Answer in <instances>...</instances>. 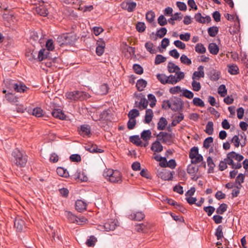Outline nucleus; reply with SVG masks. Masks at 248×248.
<instances>
[{
  "label": "nucleus",
  "instance_id": "1",
  "mask_svg": "<svg viewBox=\"0 0 248 248\" xmlns=\"http://www.w3.org/2000/svg\"><path fill=\"white\" fill-rule=\"evenodd\" d=\"M185 77L183 72H176L174 75H170L168 76L164 74H158L156 75L157 79L162 84H169L174 85L181 81Z\"/></svg>",
  "mask_w": 248,
  "mask_h": 248
},
{
  "label": "nucleus",
  "instance_id": "2",
  "mask_svg": "<svg viewBox=\"0 0 248 248\" xmlns=\"http://www.w3.org/2000/svg\"><path fill=\"white\" fill-rule=\"evenodd\" d=\"M12 161L17 167H24L28 161V156L18 149H15L12 154Z\"/></svg>",
  "mask_w": 248,
  "mask_h": 248
},
{
  "label": "nucleus",
  "instance_id": "3",
  "mask_svg": "<svg viewBox=\"0 0 248 248\" xmlns=\"http://www.w3.org/2000/svg\"><path fill=\"white\" fill-rule=\"evenodd\" d=\"M67 98L74 101H81L90 97V94L81 91H74L67 92L65 94Z\"/></svg>",
  "mask_w": 248,
  "mask_h": 248
},
{
  "label": "nucleus",
  "instance_id": "4",
  "mask_svg": "<svg viewBox=\"0 0 248 248\" xmlns=\"http://www.w3.org/2000/svg\"><path fill=\"white\" fill-rule=\"evenodd\" d=\"M103 175L112 183H121L122 182L121 173L117 170H108L104 172Z\"/></svg>",
  "mask_w": 248,
  "mask_h": 248
},
{
  "label": "nucleus",
  "instance_id": "5",
  "mask_svg": "<svg viewBox=\"0 0 248 248\" xmlns=\"http://www.w3.org/2000/svg\"><path fill=\"white\" fill-rule=\"evenodd\" d=\"M75 40V36L69 33L63 34L59 36L57 38V42L60 46L73 45Z\"/></svg>",
  "mask_w": 248,
  "mask_h": 248
},
{
  "label": "nucleus",
  "instance_id": "6",
  "mask_svg": "<svg viewBox=\"0 0 248 248\" xmlns=\"http://www.w3.org/2000/svg\"><path fill=\"white\" fill-rule=\"evenodd\" d=\"M184 103L180 98H174L171 100L170 109L174 111H178L183 107Z\"/></svg>",
  "mask_w": 248,
  "mask_h": 248
},
{
  "label": "nucleus",
  "instance_id": "7",
  "mask_svg": "<svg viewBox=\"0 0 248 248\" xmlns=\"http://www.w3.org/2000/svg\"><path fill=\"white\" fill-rule=\"evenodd\" d=\"M96 45V54L98 56H101L104 52L106 43L103 39L100 38L97 41Z\"/></svg>",
  "mask_w": 248,
  "mask_h": 248
},
{
  "label": "nucleus",
  "instance_id": "8",
  "mask_svg": "<svg viewBox=\"0 0 248 248\" xmlns=\"http://www.w3.org/2000/svg\"><path fill=\"white\" fill-rule=\"evenodd\" d=\"M158 140L164 143H168L170 142L172 138L171 135L165 132H160L157 135Z\"/></svg>",
  "mask_w": 248,
  "mask_h": 248
},
{
  "label": "nucleus",
  "instance_id": "9",
  "mask_svg": "<svg viewBox=\"0 0 248 248\" xmlns=\"http://www.w3.org/2000/svg\"><path fill=\"white\" fill-rule=\"evenodd\" d=\"M118 221L113 219H109L104 223V228L106 231H113L117 226Z\"/></svg>",
  "mask_w": 248,
  "mask_h": 248
},
{
  "label": "nucleus",
  "instance_id": "10",
  "mask_svg": "<svg viewBox=\"0 0 248 248\" xmlns=\"http://www.w3.org/2000/svg\"><path fill=\"white\" fill-rule=\"evenodd\" d=\"M35 12L41 16H46L48 14L47 5L42 3V4L36 7Z\"/></svg>",
  "mask_w": 248,
  "mask_h": 248
},
{
  "label": "nucleus",
  "instance_id": "11",
  "mask_svg": "<svg viewBox=\"0 0 248 248\" xmlns=\"http://www.w3.org/2000/svg\"><path fill=\"white\" fill-rule=\"evenodd\" d=\"M194 19L197 22L202 24H204L205 23H208L211 20V17L209 16H203L200 13H198L195 15Z\"/></svg>",
  "mask_w": 248,
  "mask_h": 248
},
{
  "label": "nucleus",
  "instance_id": "12",
  "mask_svg": "<svg viewBox=\"0 0 248 248\" xmlns=\"http://www.w3.org/2000/svg\"><path fill=\"white\" fill-rule=\"evenodd\" d=\"M112 114L111 111L109 109L104 110L100 114L99 120L105 122L111 121Z\"/></svg>",
  "mask_w": 248,
  "mask_h": 248
},
{
  "label": "nucleus",
  "instance_id": "13",
  "mask_svg": "<svg viewBox=\"0 0 248 248\" xmlns=\"http://www.w3.org/2000/svg\"><path fill=\"white\" fill-rule=\"evenodd\" d=\"M79 133L83 137H90L91 135L90 126L88 124H83L80 125Z\"/></svg>",
  "mask_w": 248,
  "mask_h": 248
},
{
  "label": "nucleus",
  "instance_id": "14",
  "mask_svg": "<svg viewBox=\"0 0 248 248\" xmlns=\"http://www.w3.org/2000/svg\"><path fill=\"white\" fill-rule=\"evenodd\" d=\"M84 147L86 151L91 153H101L104 152V150L101 148H98L96 144L90 143L86 145Z\"/></svg>",
  "mask_w": 248,
  "mask_h": 248
},
{
  "label": "nucleus",
  "instance_id": "15",
  "mask_svg": "<svg viewBox=\"0 0 248 248\" xmlns=\"http://www.w3.org/2000/svg\"><path fill=\"white\" fill-rule=\"evenodd\" d=\"M204 66L200 65L198 67V71L194 72L192 78L199 80L201 78H204Z\"/></svg>",
  "mask_w": 248,
  "mask_h": 248
},
{
  "label": "nucleus",
  "instance_id": "16",
  "mask_svg": "<svg viewBox=\"0 0 248 248\" xmlns=\"http://www.w3.org/2000/svg\"><path fill=\"white\" fill-rule=\"evenodd\" d=\"M14 226L17 231L21 232L25 227V222L20 217H16L14 220Z\"/></svg>",
  "mask_w": 248,
  "mask_h": 248
},
{
  "label": "nucleus",
  "instance_id": "17",
  "mask_svg": "<svg viewBox=\"0 0 248 248\" xmlns=\"http://www.w3.org/2000/svg\"><path fill=\"white\" fill-rule=\"evenodd\" d=\"M51 114L54 117L60 120H63L66 119V115L62 110L60 108L54 109L52 110Z\"/></svg>",
  "mask_w": 248,
  "mask_h": 248
},
{
  "label": "nucleus",
  "instance_id": "18",
  "mask_svg": "<svg viewBox=\"0 0 248 248\" xmlns=\"http://www.w3.org/2000/svg\"><path fill=\"white\" fill-rule=\"evenodd\" d=\"M158 176L159 178L164 180L170 181L173 178L172 173L168 170H165L158 173Z\"/></svg>",
  "mask_w": 248,
  "mask_h": 248
},
{
  "label": "nucleus",
  "instance_id": "19",
  "mask_svg": "<svg viewBox=\"0 0 248 248\" xmlns=\"http://www.w3.org/2000/svg\"><path fill=\"white\" fill-rule=\"evenodd\" d=\"M137 4L134 1H128L126 3H123L122 7L124 9L127 10L129 12H133L136 8Z\"/></svg>",
  "mask_w": 248,
  "mask_h": 248
},
{
  "label": "nucleus",
  "instance_id": "20",
  "mask_svg": "<svg viewBox=\"0 0 248 248\" xmlns=\"http://www.w3.org/2000/svg\"><path fill=\"white\" fill-rule=\"evenodd\" d=\"M2 92L5 93V98L9 102L14 103L18 101V97L9 91L3 89Z\"/></svg>",
  "mask_w": 248,
  "mask_h": 248
},
{
  "label": "nucleus",
  "instance_id": "21",
  "mask_svg": "<svg viewBox=\"0 0 248 248\" xmlns=\"http://www.w3.org/2000/svg\"><path fill=\"white\" fill-rule=\"evenodd\" d=\"M75 207L78 212H82L86 209L87 203L81 200H78L75 202Z\"/></svg>",
  "mask_w": 248,
  "mask_h": 248
},
{
  "label": "nucleus",
  "instance_id": "22",
  "mask_svg": "<svg viewBox=\"0 0 248 248\" xmlns=\"http://www.w3.org/2000/svg\"><path fill=\"white\" fill-rule=\"evenodd\" d=\"M15 88L14 90L17 93H24L29 88L23 83L20 82H16V84H14Z\"/></svg>",
  "mask_w": 248,
  "mask_h": 248
},
{
  "label": "nucleus",
  "instance_id": "23",
  "mask_svg": "<svg viewBox=\"0 0 248 248\" xmlns=\"http://www.w3.org/2000/svg\"><path fill=\"white\" fill-rule=\"evenodd\" d=\"M208 76L211 80L217 81L220 78V73L218 71L213 69L209 71Z\"/></svg>",
  "mask_w": 248,
  "mask_h": 248
},
{
  "label": "nucleus",
  "instance_id": "24",
  "mask_svg": "<svg viewBox=\"0 0 248 248\" xmlns=\"http://www.w3.org/2000/svg\"><path fill=\"white\" fill-rule=\"evenodd\" d=\"M167 69L169 73H175V74H176V72H180V68L178 65L175 64L173 62H169L168 63Z\"/></svg>",
  "mask_w": 248,
  "mask_h": 248
},
{
  "label": "nucleus",
  "instance_id": "25",
  "mask_svg": "<svg viewBox=\"0 0 248 248\" xmlns=\"http://www.w3.org/2000/svg\"><path fill=\"white\" fill-rule=\"evenodd\" d=\"M158 140L157 139L153 143L151 147V150L155 152H160L163 149V146Z\"/></svg>",
  "mask_w": 248,
  "mask_h": 248
},
{
  "label": "nucleus",
  "instance_id": "26",
  "mask_svg": "<svg viewBox=\"0 0 248 248\" xmlns=\"http://www.w3.org/2000/svg\"><path fill=\"white\" fill-rule=\"evenodd\" d=\"M141 138L144 141H148L152 137V132L150 130H144L140 134Z\"/></svg>",
  "mask_w": 248,
  "mask_h": 248
},
{
  "label": "nucleus",
  "instance_id": "27",
  "mask_svg": "<svg viewBox=\"0 0 248 248\" xmlns=\"http://www.w3.org/2000/svg\"><path fill=\"white\" fill-rule=\"evenodd\" d=\"M148 104V101L144 95L140 98L139 105L137 106L140 110L146 108Z\"/></svg>",
  "mask_w": 248,
  "mask_h": 248
},
{
  "label": "nucleus",
  "instance_id": "28",
  "mask_svg": "<svg viewBox=\"0 0 248 248\" xmlns=\"http://www.w3.org/2000/svg\"><path fill=\"white\" fill-rule=\"evenodd\" d=\"M129 140L137 146H142V142L139 135L131 136L129 138Z\"/></svg>",
  "mask_w": 248,
  "mask_h": 248
},
{
  "label": "nucleus",
  "instance_id": "29",
  "mask_svg": "<svg viewBox=\"0 0 248 248\" xmlns=\"http://www.w3.org/2000/svg\"><path fill=\"white\" fill-rule=\"evenodd\" d=\"M147 81L143 79H140L137 81L136 87L139 91H142L147 85Z\"/></svg>",
  "mask_w": 248,
  "mask_h": 248
},
{
  "label": "nucleus",
  "instance_id": "30",
  "mask_svg": "<svg viewBox=\"0 0 248 248\" xmlns=\"http://www.w3.org/2000/svg\"><path fill=\"white\" fill-rule=\"evenodd\" d=\"M145 217L144 214L142 212H137L136 213L131 214L129 216V218L134 219L137 221H140Z\"/></svg>",
  "mask_w": 248,
  "mask_h": 248
},
{
  "label": "nucleus",
  "instance_id": "31",
  "mask_svg": "<svg viewBox=\"0 0 248 248\" xmlns=\"http://www.w3.org/2000/svg\"><path fill=\"white\" fill-rule=\"evenodd\" d=\"M208 49L210 53L216 55L219 51V47L216 43H210L208 46Z\"/></svg>",
  "mask_w": 248,
  "mask_h": 248
},
{
  "label": "nucleus",
  "instance_id": "32",
  "mask_svg": "<svg viewBox=\"0 0 248 248\" xmlns=\"http://www.w3.org/2000/svg\"><path fill=\"white\" fill-rule=\"evenodd\" d=\"M168 122L166 118L163 117H161L157 124V129L159 130H164Z\"/></svg>",
  "mask_w": 248,
  "mask_h": 248
},
{
  "label": "nucleus",
  "instance_id": "33",
  "mask_svg": "<svg viewBox=\"0 0 248 248\" xmlns=\"http://www.w3.org/2000/svg\"><path fill=\"white\" fill-rule=\"evenodd\" d=\"M207 165L209 167L208 173H211L214 172V169L215 167V164L214 163L213 159L211 156H208L207 159Z\"/></svg>",
  "mask_w": 248,
  "mask_h": 248
},
{
  "label": "nucleus",
  "instance_id": "34",
  "mask_svg": "<svg viewBox=\"0 0 248 248\" xmlns=\"http://www.w3.org/2000/svg\"><path fill=\"white\" fill-rule=\"evenodd\" d=\"M184 114L183 113H180L179 115L176 116L175 118L172 120L171 123L170 124V126H176L178 124L180 123L184 119Z\"/></svg>",
  "mask_w": 248,
  "mask_h": 248
},
{
  "label": "nucleus",
  "instance_id": "35",
  "mask_svg": "<svg viewBox=\"0 0 248 248\" xmlns=\"http://www.w3.org/2000/svg\"><path fill=\"white\" fill-rule=\"evenodd\" d=\"M198 170L199 169L198 167L191 164L188 165L187 167V173L192 176L195 175L198 172Z\"/></svg>",
  "mask_w": 248,
  "mask_h": 248
},
{
  "label": "nucleus",
  "instance_id": "36",
  "mask_svg": "<svg viewBox=\"0 0 248 248\" xmlns=\"http://www.w3.org/2000/svg\"><path fill=\"white\" fill-rule=\"evenodd\" d=\"M65 215L70 222L77 223V217L75 216L72 212L65 211Z\"/></svg>",
  "mask_w": 248,
  "mask_h": 248
},
{
  "label": "nucleus",
  "instance_id": "37",
  "mask_svg": "<svg viewBox=\"0 0 248 248\" xmlns=\"http://www.w3.org/2000/svg\"><path fill=\"white\" fill-rule=\"evenodd\" d=\"M222 230L223 227L221 225H218L217 229H216L215 235L217 237V239L218 240L221 239L223 237V233L222 232Z\"/></svg>",
  "mask_w": 248,
  "mask_h": 248
},
{
  "label": "nucleus",
  "instance_id": "38",
  "mask_svg": "<svg viewBox=\"0 0 248 248\" xmlns=\"http://www.w3.org/2000/svg\"><path fill=\"white\" fill-rule=\"evenodd\" d=\"M229 157H232L238 161H241L244 159V156L234 151L228 153Z\"/></svg>",
  "mask_w": 248,
  "mask_h": 248
},
{
  "label": "nucleus",
  "instance_id": "39",
  "mask_svg": "<svg viewBox=\"0 0 248 248\" xmlns=\"http://www.w3.org/2000/svg\"><path fill=\"white\" fill-rule=\"evenodd\" d=\"M228 72L232 75H237L239 73V68L236 65H230L228 66Z\"/></svg>",
  "mask_w": 248,
  "mask_h": 248
},
{
  "label": "nucleus",
  "instance_id": "40",
  "mask_svg": "<svg viewBox=\"0 0 248 248\" xmlns=\"http://www.w3.org/2000/svg\"><path fill=\"white\" fill-rule=\"evenodd\" d=\"M139 116H140L139 111L136 108L132 109L128 113V117L129 119H135Z\"/></svg>",
  "mask_w": 248,
  "mask_h": 248
},
{
  "label": "nucleus",
  "instance_id": "41",
  "mask_svg": "<svg viewBox=\"0 0 248 248\" xmlns=\"http://www.w3.org/2000/svg\"><path fill=\"white\" fill-rule=\"evenodd\" d=\"M145 47L151 54H155L156 52L155 48L154 47L153 44L151 42H147L145 44Z\"/></svg>",
  "mask_w": 248,
  "mask_h": 248
},
{
  "label": "nucleus",
  "instance_id": "42",
  "mask_svg": "<svg viewBox=\"0 0 248 248\" xmlns=\"http://www.w3.org/2000/svg\"><path fill=\"white\" fill-rule=\"evenodd\" d=\"M181 96H184L188 99H192L194 96V93L191 91L186 89H183Z\"/></svg>",
  "mask_w": 248,
  "mask_h": 248
},
{
  "label": "nucleus",
  "instance_id": "43",
  "mask_svg": "<svg viewBox=\"0 0 248 248\" xmlns=\"http://www.w3.org/2000/svg\"><path fill=\"white\" fill-rule=\"evenodd\" d=\"M56 171L57 174L60 176L67 177L69 176V173L67 170L62 167H58Z\"/></svg>",
  "mask_w": 248,
  "mask_h": 248
},
{
  "label": "nucleus",
  "instance_id": "44",
  "mask_svg": "<svg viewBox=\"0 0 248 248\" xmlns=\"http://www.w3.org/2000/svg\"><path fill=\"white\" fill-rule=\"evenodd\" d=\"M213 126L214 124L212 122H208L206 125V128L205 130V132H206V133L209 135H212L214 131Z\"/></svg>",
  "mask_w": 248,
  "mask_h": 248
},
{
  "label": "nucleus",
  "instance_id": "45",
  "mask_svg": "<svg viewBox=\"0 0 248 248\" xmlns=\"http://www.w3.org/2000/svg\"><path fill=\"white\" fill-rule=\"evenodd\" d=\"M4 83L6 88L9 89L10 90L14 89L15 88L14 85L16 84V82L10 79H6L4 80Z\"/></svg>",
  "mask_w": 248,
  "mask_h": 248
},
{
  "label": "nucleus",
  "instance_id": "46",
  "mask_svg": "<svg viewBox=\"0 0 248 248\" xmlns=\"http://www.w3.org/2000/svg\"><path fill=\"white\" fill-rule=\"evenodd\" d=\"M218 32V28L217 26L211 27L208 29V33L211 37H215Z\"/></svg>",
  "mask_w": 248,
  "mask_h": 248
},
{
  "label": "nucleus",
  "instance_id": "47",
  "mask_svg": "<svg viewBox=\"0 0 248 248\" xmlns=\"http://www.w3.org/2000/svg\"><path fill=\"white\" fill-rule=\"evenodd\" d=\"M196 52L200 54H203L206 52V48L202 43H198L195 47Z\"/></svg>",
  "mask_w": 248,
  "mask_h": 248
},
{
  "label": "nucleus",
  "instance_id": "48",
  "mask_svg": "<svg viewBox=\"0 0 248 248\" xmlns=\"http://www.w3.org/2000/svg\"><path fill=\"white\" fill-rule=\"evenodd\" d=\"M198 154H199L198 147L194 146L191 148L189 153V157L190 159H193L195 158Z\"/></svg>",
  "mask_w": 248,
  "mask_h": 248
},
{
  "label": "nucleus",
  "instance_id": "49",
  "mask_svg": "<svg viewBox=\"0 0 248 248\" xmlns=\"http://www.w3.org/2000/svg\"><path fill=\"white\" fill-rule=\"evenodd\" d=\"M227 205L226 203H221L216 209V213L219 215H222L227 209Z\"/></svg>",
  "mask_w": 248,
  "mask_h": 248
},
{
  "label": "nucleus",
  "instance_id": "50",
  "mask_svg": "<svg viewBox=\"0 0 248 248\" xmlns=\"http://www.w3.org/2000/svg\"><path fill=\"white\" fill-rule=\"evenodd\" d=\"M167 32V29L165 27H162L156 31L155 35L157 37L161 38L166 34Z\"/></svg>",
  "mask_w": 248,
  "mask_h": 248
},
{
  "label": "nucleus",
  "instance_id": "51",
  "mask_svg": "<svg viewBox=\"0 0 248 248\" xmlns=\"http://www.w3.org/2000/svg\"><path fill=\"white\" fill-rule=\"evenodd\" d=\"M167 58L161 54H158L156 56L155 60V63L156 65L160 64L162 62H165Z\"/></svg>",
  "mask_w": 248,
  "mask_h": 248
},
{
  "label": "nucleus",
  "instance_id": "52",
  "mask_svg": "<svg viewBox=\"0 0 248 248\" xmlns=\"http://www.w3.org/2000/svg\"><path fill=\"white\" fill-rule=\"evenodd\" d=\"M191 83V86L192 87V90L196 92L199 91L201 89V85L199 82L197 81L196 79H192Z\"/></svg>",
  "mask_w": 248,
  "mask_h": 248
},
{
  "label": "nucleus",
  "instance_id": "53",
  "mask_svg": "<svg viewBox=\"0 0 248 248\" xmlns=\"http://www.w3.org/2000/svg\"><path fill=\"white\" fill-rule=\"evenodd\" d=\"M148 99L150 102L149 105L151 108L154 107V106L156 104V99L155 98V96L152 94L150 93L148 95Z\"/></svg>",
  "mask_w": 248,
  "mask_h": 248
},
{
  "label": "nucleus",
  "instance_id": "54",
  "mask_svg": "<svg viewBox=\"0 0 248 248\" xmlns=\"http://www.w3.org/2000/svg\"><path fill=\"white\" fill-rule=\"evenodd\" d=\"M192 103L194 105L198 107H203L204 106V102L199 97H194L193 99Z\"/></svg>",
  "mask_w": 248,
  "mask_h": 248
},
{
  "label": "nucleus",
  "instance_id": "55",
  "mask_svg": "<svg viewBox=\"0 0 248 248\" xmlns=\"http://www.w3.org/2000/svg\"><path fill=\"white\" fill-rule=\"evenodd\" d=\"M97 241L96 238L93 235H92L88 239L86 242V244L90 247H93L95 242Z\"/></svg>",
  "mask_w": 248,
  "mask_h": 248
},
{
  "label": "nucleus",
  "instance_id": "56",
  "mask_svg": "<svg viewBox=\"0 0 248 248\" xmlns=\"http://www.w3.org/2000/svg\"><path fill=\"white\" fill-rule=\"evenodd\" d=\"M32 114L36 117H42L43 116V110L41 108H35L32 110Z\"/></svg>",
  "mask_w": 248,
  "mask_h": 248
},
{
  "label": "nucleus",
  "instance_id": "57",
  "mask_svg": "<svg viewBox=\"0 0 248 248\" xmlns=\"http://www.w3.org/2000/svg\"><path fill=\"white\" fill-rule=\"evenodd\" d=\"M155 17V14L152 11H148L146 14V18L149 23L153 22Z\"/></svg>",
  "mask_w": 248,
  "mask_h": 248
},
{
  "label": "nucleus",
  "instance_id": "58",
  "mask_svg": "<svg viewBox=\"0 0 248 248\" xmlns=\"http://www.w3.org/2000/svg\"><path fill=\"white\" fill-rule=\"evenodd\" d=\"M180 61L182 63L186 64L187 65L191 64L192 63L191 60L185 54H182L181 56Z\"/></svg>",
  "mask_w": 248,
  "mask_h": 248
},
{
  "label": "nucleus",
  "instance_id": "59",
  "mask_svg": "<svg viewBox=\"0 0 248 248\" xmlns=\"http://www.w3.org/2000/svg\"><path fill=\"white\" fill-rule=\"evenodd\" d=\"M213 142V138L212 137H209L205 139L203 141V146L206 149H208Z\"/></svg>",
  "mask_w": 248,
  "mask_h": 248
},
{
  "label": "nucleus",
  "instance_id": "60",
  "mask_svg": "<svg viewBox=\"0 0 248 248\" xmlns=\"http://www.w3.org/2000/svg\"><path fill=\"white\" fill-rule=\"evenodd\" d=\"M136 28L138 32H142L145 31L146 26L144 22H139L136 25Z\"/></svg>",
  "mask_w": 248,
  "mask_h": 248
},
{
  "label": "nucleus",
  "instance_id": "61",
  "mask_svg": "<svg viewBox=\"0 0 248 248\" xmlns=\"http://www.w3.org/2000/svg\"><path fill=\"white\" fill-rule=\"evenodd\" d=\"M218 93L222 97H224L227 93V89L224 84H221L219 86L218 89Z\"/></svg>",
  "mask_w": 248,
  "mask_h": 248
},
{
  "label": "nucleus",
  "instance_id": "62",
  "mask_svg": "<svg viewBox=\"0 0 248 248\" xmlns=\"http://www.w3.org/2000/svg\"><path fill=\"white\" fill-rule=\"evenodd\" d=\"M133 68L135 72L137 74L140 75L142 74L143 72L142 67L139 64H134L133 66Z\"/></svg>",
  "mask_w": 248,
  "mask_h": 248
},
{
  "label": "nucleus",
  "instance_id": "63",
  "mask_svg": "<svg viewBox=\"0 0 248 248\" xmlns=\"http://www.w3.org/2000/svg\"><path fill=\"white\" fill-rule=\"evenodd\" d=\"M158 23L159 25L161 26H163L166 25L167 24V20L165 18L164 15H160L157 19Z\"/></svg>",
  "mask_w": 248,
  "mask_h": 248
},
{
  "label": "nucleus",
  "instance_id": "64",
  "mask_svg": "<svg viewBox=\"0 0 248 248\" xmlns=\"http://www.w3.org/2000/svg\"><path fill=\"white\" fill-rule=\"evenodd\" d=\"M204 211L207 213L208 216H211L215 211V208L212 206H205L203 208Z\"/></svg>",
  "mask_w": 248,
  "mask_h": 248
}]
</instances>
